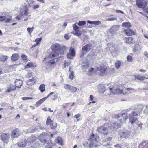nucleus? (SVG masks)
Returning a JSON list of instances; mask_svg holds the SVG:
<instances>
[{
	"label": "nucleus",
	"mask_w": 148,
	"mask_h": 148,
	"mask_svg": "<svg viewBox=\"0 0 148 148\" xmlns=\"http://www.w3.org/2000/svg\"><path fill=\"white\" fill-rule=\"evenodd\" d=\"M32 73L31 72H28L27 74V77L28 78H30L32 77Z\"/></svg>",
	"instance_id": "obj_56"
},
{
	"label": "nucleus",
	"mask_w": 148,
	"mask_h": 148,
	"mask_svg": "<svg viewBox=\"0 0 148 148\" xmlns=\"http://www.w3.org/2000/svg\"><path fill=\"white\" fill-rule=\"evenodd\" d=\"M120 27L119 25H116L112 26L110 29L109 32L112 34L115 33V32L117 31Z\"/></svg>",
	"instance_id": "obj_15"
},
{
	"label": "nucleus",
	"mask_w": 148,
	"mask_h": 148,
	"mask_svg": "<svg viewBox=\"0 0 148 148\" xmlns=\"http://www.w3.org/2000/svg\"><path fill=\"white\" fill-rule=\"evenodd\" d=\"M64 87L66 89L69 90L71 92H75L77 90L76 87L68 84H65Z\"/></svg>",
	"instance_id": "obj_11"
},
{
	"label": "nucleus",
	"mask_w": 148,
	"mask_h": 148,
	"mask_svg": "<svg viewBox=\"0 0 148 148\" xmlns=\"http://www.w3.org/2000/svg\"><path fill=\"white\" fill-rule=\"evenodd\" d=\"M124 32L127 36H131L133 34H135L134 31L129 29H125Z\"/></svg>",
	"instance_id": "obj_25"
},
{
	"label": "nucleus",
	"mask_w": 148,
	"mask_h": 148,
	"mask_svg": "<svg viewBox=\"0 0 148 148\" xmlns=\"http://www.w3.org/2000/svg\"><path fill=\"white\" fill-rule=\"evenodd\" d=\"M93 24H95L96 25H98L101 24V22L99 21H93Z\"/></svg>",
	"instance_id": "obj_55"
},
{
	"label": "nucleus",
	"mask_w": 148,
	"mask_h": 148,
	"mask_svg": "<svg viewBox=\"0 0 148 148\" xmlns=\"http://www.w3.org/2000/svg\"><path fill=\"white\" fill-rule=\"evenodd\" d=\"M1 139L4 143H7L10 138L9 133H3L1 135Z\"/></svg>",
	"instance_id": "obj_8"
},
{
	"label": "nucleus",
	"mask_w": 148,
	"mask_h": 148,
	"mask_svg": "<svg viewBox=\"0 0 148 148\" xmlns=\"http://www.w3.org/2000/svg\"><path fill=\"white\" fill-rule=\"evenodd\" d=\"M79 27L77 25H75L74 26H73V29H74L76 31L78 29Z\"/></svg>",
	"instance_id": "obj_62"
},
{
	"label": "nucleus",
	"mask_w": 148,
	"mask_h": 148,
	"mask_svg": "<svg viewBox=\"0 0 148 148\" xmlns=\"http://www.w3.org/2000/svg\"><path fill=\"white\" fill-rule=\"evenodd\" d=\"M60 47V45L59 44L56 43L52 45L51 48L53 51L55 52L54 54H55Z\"/></svg>",
	"instance_id": "obj_17"
},
{
	"label": "nucleus",
	"mask_w": 148,
	"mask_h": 148,
	"mask_svg": "<svg viewBox=\"0 0 148 148\" xmlns=\"http://www.w3.org/2000/svg\"><path fill=\"white\" fill-rule=\"evenodd\" d=\"M67 49V48L66 46H62L60 47L56 54L49 55L48 58L49 59V63L51 64H55L56 63V61L54 60L56 59L60 55H61L63 54Z\"/></svg>",
	"instance_id": "obj_1"
},
{
	"label": "nucleus",
	"mask_w": 148,
	"mask_h": 148,
	"mask_svg": "<svg viewBox=\"0 0 148 148\" xmlns=\"http://www.w3.org/2000/svg\"><path fill=\"white\" fill-rule=\"evenodd\" d=\"M132 88H124L121 90V94L123 95H126L130 93L131 92L130 90H132Z\"/></svg>",
	"instance_id": "obj_18"
},
{
	"label": "nucleus",
	"mask_w": 148,
	"mask_h": 148,
	"mask_svg": "<svg viewBox=\"0 0 148 148\" xmlns=\"http://www.w3.org/2000/svg\"><path fill=\"white\" fill-rule=\"evenodd\" d=\"M27 139L29 142H32L36 139V138L35 136L32 135L30 136Z\"/></svg>",
	"instance_id": "obj_33"
},
{
	"label": "nucleus",
	"mask_w": 148,
	"mask_h": 148,
	"mask_svg": "<svg viewBox=\"0 0 148 148\" xmlns=\"http://www.w3.org/2000/svg\"><path fill=\"white\" fill-rule=\"evenodd\" d=\"M50 142H49L47 144V145L46 146L47 148H51L53 146H54L55 143H52L51 140H50Z\"/></svg>",
	"instance_id": "obj_34"
},
{
	"label": "nucleus",
	"mask_w": 148,
	"mask_h": 148,
	"mask_svg": "<svg viewBox=\"0 0 148 148\" xmlns=\"http://www.w3.org/2000/svg\"><path fill=\"white\" fill-rule=\"evenodd\" d=\"M46 98L44 97L38 101L36 104V107H38L46 99Z\"/></svg>",
	"instance_id": "obj_31"
},
{
	"label": "nucleus",
	"mask_w": 148,
	"mask_h": 148,
	"mask_svg": "<svg viewBox=\"0 0 148 148\" xmlns=\"http://www.w3.org/2000/svg\"><path fill=\"white\" fill-rule=\"evenodd\" d=\"M116 12L117 13H121L122 14H124V12L123 11L119 10H116Z\"/></svg>",
	"instance_id": "obj_61"
},
{
	"label": "nucleus",
	"mask_w": 148,
	"mask_h": 148,
	"mask_svg": "<svg viewBox=\"0 0 148 148\" xmlns=\"http://www.w3.org/2000/svg\"><path fill=\"white\" fill-rule=\"evenodd\" d=\"M47 136V134L45 133H43L41 134L39 136L40 140L43 143L46 142V138Z\"/></svg>",
	"instance_id": "obj_16"
},
{
	"label": "nucleus",
	"mask_w": 148,
	"mask_h": 148,
	"mask_svg": "<svg viewBox=\"0 0 148 148\" xmlns=\"http://www.w3.org/2000/svg\"><path fill=\"white\" fill-rule=\"evenodd\" d=\"M8 57L6 56L2 55L0 57V61L4 62L7 59Z\"/></svg>",
	"instance_id": "obj_37"
},
{
	"label": "nucleus",
	"mask_w": 148,
	"mask_h": 148,
	"mask_svg": "<svg viewBox=\"0 0 148 148\" xmlns=\"http://www.w3.org/2000/svg\"><path fill=\"white\" fill-rule=\"evenodd\" d=\"M69 71L71 73L70 74H69V77L70 79H73L74 77V72L73 71L71 72V69L70 68H69Z\"/></svg>",
	"instance_id": "obj_41"
},
{
	"label": "nucleus",
	"mask_w": 148,
	"mask_h": 148,
	"mask_svg": "<svg viewBox=\"0 0 148 148\" xmlns=\"http://www.w3.org/2000/svg\"><path fill=\"white\" fill-rule=\"evenodd\" d=\"M117 18L116 17H110L108 18L106 20L108 21H112L114 20H116Z\"/></svg>",
	"instance_id": "obj_49"
},
{
	"label": "nucleus",
	"mask_w": 148,
	"mask_h": 148,
	"mask_svg": "<svg viewBox=\"0 0 148 148\" xmlns=\"http://www.w3.org/2000/svg\"><path fill=\"white\" fill-rule=\"evenodd\" d=\"M90 8L89 7H86L84 8V12L85 13H88L89 11Z\"/></svg>",
	"instance_id": "obj_51"
},
{
	"label": "nucleus",
	"mask_w": 148,
	"mask_h": 148,
	"mask_svg": "<svg viewBox=\"0 0 148 148\" xmlns=\"http://www.w3.org/2000/svg\"><path fill=\"white\" fill-rule=\"evenodd\" d=\"M12 136L14 138L18 137L20 135L19 130L18 129H16L13 130L12 132Z\"/></svg>",
	"instance_id": "obj_19"
},
{
	"label": "nucleus",
	"mask_w": 148,
	"mask_h": 148,
	"mask_svg": "<svg viewBox=\"0 0 148 148\" xmlns=\"http://www.w3.org/2000/svg\"><path fill=\"white\" fill-rule=\"evenodd\" d=\"M89 64L88 62H87L85 64H84L82 66L83 70L84 71H86L89 68Z\"/></svg>",
	"instance_id": "obj_32"
},
{
	"label": "nucleus",
	"mask_w": 148,
	"mask_h": 148,
	"mask_svg": "<svg viewBox=\"0 0 148 148\" xmlns=\"http://www.w3.org/2000/svg\"><path fill=\"white\" fill-rule=\"evenodd\" d=\"M121 62L119 61H117V62H116L115 63V66L118 69L119 68L121 65Z\"/></svg>",
	"instance_id": "obj_42"
},
{
	"label": "nucleus",
	"mask_w": 148,
	"mask_h": 148,
	"mask_svg": "<svg viewBox=\"0 0 148 148\" xmlns=\"http://www.w3.org/2000/svg\"><path fill=\"white\" fill-rule=\"evenodd\" d=\"M39 5H34L33 7V9H35L37 8H39Z\"/></svg>",
	"instance_id": "obj_57"
},
{
	"label": "nucleus",
	"mask_w": 148,
	"mask_h": 148,
	"mask_svg": "<svg viewBox=\"0 0 148 148\" xmlns=\"http://www.w3.org/2000/svg\"><path fill=\"white\" fill-rule=\"evenodd\" d=\"M89 140L90 141H91L90 144V146L93 147L94 145L92 143H95V142L98 141L99 140V138L97 134H92L90 136Z\"/></svg>",
	"instance_id": "obj_6"
},
{
	"label": "nucleus",
	"mask_w": 148,
	"mask_h": 148,
	"mask_svg": "<svg viewBox=\"0 0 148 148\" xmlns=\"http://www.w3.org/2000/svg\"><path fill=\"white\" fill-rule=\"evenodd\" d=\"M36 78L34 77L32 79H31L27 81V85H33L36 81Z\"/></svg>",
	"instance_id": "obj_26"
},
{
	"label": "nucleus",
	"mask_w": 148,
	"mask_h": 148,
	"mask_svg": "<svg viewBox=\"0 0 148 148\" xmlns=\"http://www.w3.org/2000/svg\"><path fill=\"white\" fill-rule=\"evenodd\" d=\"M30 16V13L27 11V8L25 6H23L22 7L21 10L20 14L16 17V18L19 20L24 18V21H26Z\"/></svg>",
	"instance_id": "obj_2"
},
{
	"label": "nucleus",
	"mask_w": 148,
	"mask_h": 148,
	"mask_svg": "<svg viewBox=\"0 0 148 148\" xmlns=\"http://www.w3.org/2000/svg\"><path fill=\"white\" fill-rule=\"evenodd\" d=\"M138 125L137 129L138 130H140L142 129V125L141 124L140 122H139L138 123L136 124V125Z\"/></svg>",
	"instance_id": "obj_46"
},
{
	"label": "nucleus",
	"mask_w": 148,
	"mask_h": 148,
	"mask_svg": "<svg viewBox=\"0 0 148 148\" xmlns=\"http://www.w3.org/2000/svg\"><path fill=\"white\" fill-rule=\"evenodd\" d=\"M144 54L147 58H148V53L147 52H144Z\"/></svg>",
	"instance_id": "obj_64"
},
{
	"label": "nucleus",
	"mask_w": 148,
	"mask_h": 148,
	"mask_svg": "<svg viewBox=\"0 0 148 148\" xmlns=\"http://www.w3.org/2000/svg\"><path fill=\"white\" fill-rule=\"evenodd\" d=\"M23 100H27L32 99H34L30 97H23L22 98Z\"/></svg>",
	"instance_id": "obj_52"
},
{
	"label": "nucleus",
	"mask_w": 148,
	"mask_h": 148,
	"mask_svg": "<svg viewBox=\"0 0 148 148\" xmlns=\"http://www.w3.org/2000/svg\"><path fill=\"white\" fill-rule=\"evenodd\" d=\"M75 52L74 50V48L71 47L69 50V53L67 54V58L69 59H72L75 55Z\"/></svg>",
	"instance_id": "obj_13"
},
{
	"label": "nucleus",
	"mask_w": 148,
	"mask_h": 148,
	"mask_svg": "<svg viewBox=\"0 0 148 148\" xmlns=\"http://www.w3.org/2000/svg\"><path fill=\"white\" fill-rule=\"evenodd\" d=\"M33 27L32 28L28 27L27 28V30L29 34H31L33 30Z\"/></svg>",
	"instance_id": "obj_53"
},
{
	"label": "nucleus",
	"mask_w": 148,
	"mask_h": 148,
	"mask_svg": "<svg viewBox=\"0 0 148 148\" xmlns=\"http://www.w3.org/2000/svg\"><path fill=\"white\" fill-rule=\"evenodd\" d=\"M21 58L22 60L25 62H27L29 60L27 58V56L25 55H21Z\"/></svg>",
	"instance_id": "obj_39"
},
{
	"label": "nucleus",
	"mask_w": 148,
	"mask_h": 148,
	"mask_svg": "<svg viewBox=\"0 0 148 148\" xmlns=\"http://www.w3.org/2000/svg\"><path fill=\"white\" fill-rule=\"evenodd\" d=\"M27 144V141L25 139L23 140L22 142L18 144V146L20 147H24Z\"/></svg>",
	"instance_id": "obj_29"
},
{
	"label": "nucleus",
	"mask_w": 148,
	"mask_h": 148,
	"mask_svg": "<svg viewBox=\"0 0 148 148\" xmlns=\"http://www.w3.org/2000/svg\"><path fill=\"white\" fill-rule=\"evenodd\" d=\"M97 131L98 133L103 134H106L108 132L107 128L103 126H101L98 127L97 129Z\"/></svg>",
	"instance_id": "obj_9"
},
{
	"label": "nucleus",
	"mask_w": 148,
	"mask_h": 148,
	"mask_svg": "<svg viewBox=\"0 0 148 148\" xmlns=\"http://www.w3.org/2000/svg\"><path fill=\"white\" fill-rule=\"evenodd\" d=\"M16 87L13 84H10L8 85L7 87V90L5 91L8 93L10 92L16 90Z\"/></svg>",
	"instance_id": "obj_20"
},
{
	"label": "nucleus",
	"mask_w": 148,
	"mask_h": 148,
	"mask_svg": "<svg viewBox=\"0 0 148 148\" xmlns=\"http://www.w3.org/2000/svg\"><path fill=\"white\" fill-rule=\"evenodd\" d=\"M122 26L127 28H129L131 27L130 23L129 22L123 23L122 24Z\"/></svg>",
	"instance_id": "obj_36"
},
{
	"label": "nucleus",
	"mask_w": 148,
	"mask_h": 148,
	"mask_svg": "<svg viewBox=\"0 0 148 148\" xmlns=\"http://www.w3.org/2000/svg\"><path fill=\"white\" fill-rule=\"evenodd\" d=\"M130 132L129 130H125L121 131L120 133V135L121 138H127L130 136Z\"/></svg>",
	"instance_id": "obj_12"
},
{
	"label": "nucleus",
	"mask_w": 148,
	"mask_h": 148,
	"mask_svg": "<svg viewBox=\"0 0 148 148\" xmlns=\"http://www.w3.org/2000/svg\"><path fill=\"white\" fill-rule=\"evenodd\" d=\"M97 72V70L96 69H94L93 68H89L88 69L87 71L88 74L89 75H91L93 74L96 73Z\"/></svg>",
	"instance_id": "obj_24"
},
{
	"label": "nucleus",
	"mask_w": 148,
	"mask_h": 148,
	"mask_svg": "<svg viewBox=\"0 0 148 148\" xmlns=\"http://www.w3.org/2000/svg\"><path fill=\"white\" fill-rule=\"evenodd\" d=\"M91 44H87L84 46L82 48V53L80 55L81 57H83L84 54L89 51L91 48Z\"/></svg>",
	"instance_id": "obj_5"
},
{
	"label": "nucleus",
	"mask_w": 148,
	"mask_h": 148,
	"mask_svg": "<svg viewBox=\"0 0 148 148\" xmlns=\"http://www.w3.org/2000/svg\"><path fill=\"white\" fill-rule=\"evenodd\" d=\"M127 61L130 62H131L133 60L132 57L130 55H128L127 56Z\"/></svg>",
	"instance_id": "obj_44"
},
{
	"label": "nucleus",
	"mask_w": 148,
	"mask_h": 148,
	"mask_svg": "<svg viewBox=\"0 0 148 148\" xmlns=\"http://www.w3.org/2000/svg\"><path fill=\"white\" fill-rule=\"evenodd\" d=\"M0 21H4L6 23H10L13 21L12 17L9 15L0 16Z\"/></svg>",
	"instance_id": "obj_10"
},
{
	"label": "nucleus",
	"mask_w": 148,
	"mask_h": 148,
	"mask_svg": "<svg viewBox=\"0 0 148 148\" xmlns=\"http://www.w3.org/2000/svg\"><path fill=\"white\" fill-rule=\"evenodd\" d=\"M15 87L21 88L23 84V82L19 79H17L15 82Z\"/></svg>",
	"instance_id": "obj_22"
},
{
	"label": "nucleus",
	"mask_w": 148,
	"mask_h": 148,
	"mask_svg": "<svg viewBox=\"0 0 148 148\" xmlns=\"http://www.w3.org/2000/svg\"><path fill=\"white\" fill-rule=\"evenodd\" d=\"M129 122L131 124L136 126V124L139 122L137 119L136 116L137 114L135 111H132L130 114H129Z\"/></svg>",
	"instance_id": "obj_3"
},
{
	"label": "nucleus",
	"mask_w": 148,
	"mask_h": 148,
	"mask_svg": "<svg viewBox=\"0 0 148 148\" xmlns=\"http://www.w3.org/2000/svg\"><path fill=\"white\" fill-rule=\"evenodd\" d=\"M107 68L106 66H102L99 69V71L100 73H104L106 71V70Z\"/></svg>",
	"instance_id": "obj_40"
},
{
	"label": "nucleus",
	"mask_w": 148,
	"mask_h": 148,
	"mask_svg": "<svg viewBox=\"0 0 148 148\" xmlns=\"http://www.w3.org/2000/svg\"><path fill=\"white\" fill-rule=\"evenodd\" d=\"M64 38L66 40H68L70 38V36L67 34H65Z\"/></svg>",
	"instance_id": "obj_59"
},
{
	"label": "nucleus",
	"mask_w": 148,
	"mask_h": 148,
	"mask_svg": "<svg viewBox=\"0 0 148 148\" xmlns=\"http://www.w3.org/2000/svg\"><path fill=\"white\" fill-rule=\"evenodd\" d=\"M133 76L134 77L135 79L141 81L144 80L145 79V77L138 75H134Z\"/></svg>",
	"instance_id": "obj_28"
},
{
	"label": "nucleus",
	"mask_w": 148,
	"mask_h": 148,
	"mask_svg": "<svg viewBox=\"0 0 148 148\" xmlns=\"http://www.w3.org/2000/svg\"><path fill=\"white\" fill-rule=\"evenodd\" d=\"M93 96L92 95H90V99L89 100L92 101L93 100Z\"/></svg>",
	"instance_id": "obj_63"
},
{
	"label": "nucleus",
	"mask_w": 148,
	"mask_h": 148,
	"mask_svg": "<svg viewBox=\"0 0 148 148\" xmlns=\"http://www.w3.org/2000/svg\"><path fill=\"white\" fill-rule=\"evenodd\" d=\"M136 4L139 8H143L147 5L146 1L143 0H137L136 2Z\"/></svg>",
	"instance_id": "obj_7"
},
{
	"label": "nucleus",
	"mask_w": 148,
	"mask_h": 148,
	"mask_svg": "<svg viewBox=\"0 0 148 148\" xmlns=\"http://www.w3.org/2000/svg\"><path fill=\"white\" fill-rule=\"evenodd\" d=\"M19 57V55L17 54H13L11 57V59L13 61H15L17 60Z\"/></svg>",
	"instance_id": "obj_30"
},
{
	"label": "nucleus",
	"mask_w": 148,
	"mask_h": 148,
	"mask_svg": "<svg viewBox=\"0 0 148 148\" xmlns=\"http://www.w3.org/2000/svg\"><path fill=\"white\" fill-rule=\"evenodd\" d=\"M45 86L44 84H42L40 86L39 89L41 92L42 93L45 90Z\"/></svg>",
	"instance_id": "obj_38"
},
{
	"label": "nucleus",
	"mask_w": 148,
	"mask_h": 148,
	"mask_svg": "<svg viewBox=\"0 0 148 148\" xmlns=\"http://www.w3.org/2000/svg\"><path fill=\"white\" fill-rule=\"evenodd\" d=\"M116 118L119 120L121 123H125V121L128 119L127 113L119 114Z\"/></svg>",
	"instance_id": "obj_4"
},
{
	"label": "nucleus",
	"mask_w": 148,
	"mask_h": 148,
	"mask_svg": "<svg viewBox=\"0 0 148 148\" xmlns=\"http://www.w3.org/2000/svg\"><path fill=\"white\" fill-rule=\"evenodd\" d=\"M57 126V124L56 123H52L50 125V127L51 129H55Z\"/></svg>",
	"instance_id": "obj_43"
},
{
	"label": "nucleus",
	"mask_w": 148,
	"mask_h": 148,
	"mask_svg": "<svg viewBox=\"0 0 148 148\" xmlns=\"http://www.w3.org/2000/svg\"><path fill=\"white\" fill-rule=\"evenodd\" d=\"M80 116V114H77L75 116V117L76 119L78 118Z\"/></svg>",
	"instance_id": "obj_60"
},
{
	"label": "nucleus",
	"mask_w": 148,
	"mask_h": 148,
	"mask_svg": "<svg viewBox=\"0 0 148 148\" xmlns=\"http://www.w3.org/2000/svg\"><path fill=\"white\" fill-rule=\"evenodd\" d=\"M143 109V106L141 105L138 106L136 107L135 108V110L136 111H134L136 113L137 115Z\"/></svg>",
	"instance_id": "obj_27"
},
{
	"label": "nucleus",
	"mask_w": 148,
	"mask_h": 148,
	"mask_svg": "<svg viewBox=\"0 0 148 148\" xmlns=\"http://www.w3.org/2000/svg\"><path fill=\"white\" fill-rule=\"evenodd\" d=\"M133 41V39L131 37H129L127 40L126 42L128 43H130V42H132Z\"/></svg>",
	"instance_id": "obj_50"
},
{
	"label": "nucleus",
	"mask_w": 148,
	"mask_h": 148,
	"mask_svg": "<svg viewBox=\"0 0 148 148\" xmlns=\"http://www.w3.org/2000/svg\"><path fill=\"white\" fill-rule=\"evenodd\" d=\"M38 127H36L34 128H32L31 130L32 132H35L36 131H38Z\"/></svg>",
	"instance_id": "obj_54"
},
{
	"label": "nucleus",
	"mask_w": 148,
	"mask_h": 148,
	"mask_svg": "<svg viewBox=\"0 0 148 148\" xmlns=\"http://www.w3.org/2000/svg\"><path fill=\"white\" fill-rule=\"evenodd\" d=\"M56 143H58L59 145H62V138L60 137H57V139L55 140Z\"/></svg>",
	"instance_id": "obj_35"
},
{
	"label": "nucleus",
	"mask_w": 148,
	"mask_h": 148,
	"mask_svg": "<svg viewBox=\"0 0 148 148\" xmlns=\"http://www.w3.org/2000/svg\"><path fill=\"white\" fill-rule=\"evenodd\" d=\"M109 90L111 92L110 94L112 93L114 94H119L121 93V90L119 88H110Z\"/></svg>",
	"instance_id": "obj_21"
},
{
	"label": "nucleus",
	"mask_w": 148,
	"mask_h": 148,
	"mask_svg": "<svg viewBox=\"0 0 148 148\" xmlns=\"http://www.w3.org/2000/svg\"><path fill=\"white\" fill-rule=\"evenodd\" d=\"M36 65L35 63L32 62H28L25 66V68H29L33 67H36Z\"/></svg>",
	"instance_id": "obj_23"
},
{
	"label": "nucleus",
	"mask_w": 148,
	"mask_h": 148,
	"mask_svg": "<svg viewBox=\"0 0 148 148\" xmlns=\"http://www.w3.org/2000/svg\"><path fill=\"white\" fill-rule=\"evenodd\" d=\"M101 87H102L103 88L101 90H100V92H101L103 93H104V92L105 91V88H103L104 87V86L103 85H102L101 86Z\"/></svg>",
	"instance_id": "obj_58"
},
{
	"label": "nucleus",
	"mask_w": 148,
	"mask_h": 148,
	"mask_svg": "<svg viewBox=\"0 0 148 148\" xmlns=\"http://www.w3.org/2000/svg\"><path fill=\"white\" fill-rule=\"evenodd\" d=\"M52 120L49 118H48L47 119L46 124L47 125H48L50 124H51V123H52Z\"/></svg>",
	"instance_id": "obj_47"
},
{
	"label": "nucleus",
	"mask_w": 148,
	"mask_h": 148,
	"mask_svg": "<svg viewBox=\"0 0 148 148\" xmlns=\"http://www.w3.org/2000/svg\"><path fill=\"white\" fill-rule=\"evenodd\" d=\"M112 139V137H108L106 139L103 140L102 141V144L103 145L105 146H108V147H110L111 145L109 144V143Z\"/></svg>",
	"instance_id": "obj_14"
},
{
	"label": "nucleus",
	"mask_w": 148,
	"mask_h": 148,
	"mask_svg": "<svg viewBox=\"0 0 148 148\" xmlns=\"http://www.w3.org/2000/svg\"><path fill=\"white\" fill-rule=\"evenodd\" d=\"M42 39V38L41 37L40 38H36L35 39V42H36V44L38 45L39 44L40 42L41 41Z\"/></svg>",
	"instance_id": "obj_48"
},
{
	"label": "nucleus",
	"mask_w": 148,
	"mask_h": 148,
	"mask_svg": "<svg viewBox=\"0 0 148 148\" xmlns=\"http://www.w3.org/2000/svg\"><path fill=\"white\" fill-rule=\"evenodd\" d=\"M86 23V21H79L78 24L79 26H82L85 25Z\"/></svg>",
	"instance_id": "obj_45"
}]
</instances>
